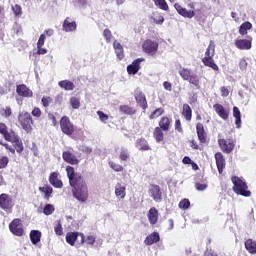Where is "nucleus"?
Here are the masks:
<instances>
[{
	"label": "nucleus",
	"instance_id": "1",
	"mask_svg": "<svg viewBox=\"0 0 256 256\" xmlns=\"http://www.w3.org/2000/svg\"><path fill=\"white\" fill-rule=\"evenodd\" d=\"M0 135L5 139V141H9L13 143V149H15L18 153H23V141L19 138V135L13 129H9L7 124L0 122Z\"/></svg>",
	"mask_w": 256,
	"mask_h": 256
},
{
	"label": "nucleus",
	"instance_id": "2",
	"mask_svg": "<svg viewBox=\"0 0 256 256\" xmlns=\"http://www.w3.org/2000/svg\"><path fill=\"white\" fill-rule=\"evenodd\" d=\"M179 75L180 77H182L184 81H188L190 85H193L194 87H196V89H201V79L197 74L193 73L190 69H187V68L180 69Z\"/></svg>",
	"mask_w": 256,
	"mask_h": 256
},
{
	"label": "nucleus",
	"instance_id": "3",
	"mask_svg": "<svg viewBox=\"0 0 256 256\" xmlns=\"http://www.w3.org/2000/svg\"><path fill=\"white\" fill-rule=\"evenodd\" d=\"M18 122L26 133H31L33 131V117L29 112H21L18 115Z\"/></svg>",
	"mask_w": 256,
	"mask_h": 256
},
{
	"label": "nucleus",
	"instance_id": "4",
	"mask_svg": "<svg viewBox=\"0 0 256 256\" xmlns=\"http://www.w3.org/2000/svg\"><path fill=\"white\" fill-rule=\"evenodd\" d=\"M231 181L233 183V191L234 193H251L249 191V186H247V182L245 179L238 177V176H232Z\"/></svg>",
	"mask_w": 256,
	"mask_h": 256
},
{
	"label": "nucleus",
	"instance_id": "5",
	"mask_svg": "<svg viewBox=\"0 0 256 256\" xmlns=\"http://www.w3.org/2000/svg\"><path fill=\"white\" fill-rule=\"evenodd\" d=\"M60 129L64 135H67L68 137H71L73 133H75V125L71 122V119H69L68 116H63L60 119Z\"/></svg>",
	"mask_w": 256,
	"mask_h": 256
},
{
	"label": "nucleus",
	"instance_id": "6",
	"mask_svg": "<svg viewBox=\"0 0 256 256\" xmlns=\"http://www.w3.org/2000/svg\"><path fill=\"white\" fill-rule=\"evenodd\" d=\"M70 186L74 188L76 193H85V189H87V185L85 184V180L81 177V175L75 176L72 180H69Z\"/></svg>",
	"mask_w": 256,
	"mask_h": 256
},
{
	"label": "nucleus",
	"instance_id": "7",
	"mask_svg": "<svg viewBox=\"0 0 256 256\" xmlns=\"http://www.w3.org/2000/svg\"><path fill=\"white\" fill-rule=\"evenodd\" d=\"M142 49L144 53H147L148 55H155V53H157V50L159 49V44L155 41L148 39L142 44Z\"/></svg>",
	"mask_w": 256,
	"mask_h": 256
},
{
	"label": "nucleus",
	"instance_id": "8",
	"mask_svg": "<svg viewBox=\"0 0 256 256\" xmlns=\"http://www.w3.org/2000/svg\"><path fill=\"white\" fill-rule=\"evenodd\" d=\"M218 145L223 153L229 154L235 149V142L225 138L218 139Z\"/></svg>",
	"mask_w": 256,
	"mask_h": 256
},
{
	"label": "nucleus",
	"instance_id": "9",
	"mask_svg": "<svg viewBox=\"0 0 256 256\" xmlns=\"http://www.w3.org/2000/svg\"><path fill=\"white\" fill-rule=\"evenodd\" d=\"M9 229L13 235H16L17 237H23V225L21 224V219H14L10 225Z\"/></svg>",
	"mask_w": 256,
	"mask_h": 256
},
{
	"label": "nucleus",
	"instance_id": "10",
	"mask_svg": "<svg viewBox=\"0 0 256 256\" xmlns=\"http://www.w3.org/2000/svg\"><path fill=\"white\" fill-rule=\"evenodd\" d=\"M253 38L248 36V39H237L235 40V47L241 51H249L253 47Z\"/></svg>",
	"mask_w": 256,
	"mask_h": 256
},
{
	"label": "nucleus",
	"instance_id": "11",
	"mask_svg": "<svg viewBox=\"0 0 256 256\" xmlns=\"http://www.w3.org/2000/svg\"><path fill=\"white\" fill-rule=\"evenodd\" d=\"M145 61V58H137L130 65L127 66L128 75H137L141 70V63Z\"/></svg>",
	"mask_w": 256,
	"mask_h": 256
},
{
	"label": "nucleus",
	"instance_id": "12",
	"mask_svg": "<svg viewBox=\"0 0 256 256\" xmlns=\"http://www.w3.org/2000/svg\"><path fill=\"white\" fill-rule=\"evenodd\" d=\"M49 183L52 187H55V189H61L63 187V181L61 180V174H59V171L50 173Z\"/></svg>",
	"mask_w": 256,
	"mask_h": 256
},
{
	"label": "nucleus",
	"instance_id": "13",
	"mask_svg": "<svg viewBox=\"0 0 256 256\" xmlns=\"http://www.w3.org/2000/svg\"><path fill=\"white\" fill-rule=\"evenodd\" d=\"M134 97H135L136 103L139 105V107H141V109H143V111H145L147 107H149V104L147 103V97L145 96L143 91L136 90Z\"/></svg>",
	"mask_w": 256,
	"mask_h": 256
},
{
	"label": "nucleus",
	"instance_id": "14",
	"mask_svg": "<svg viewBox=\"0 0 256 256\" xmlns=\"http://www.w3.org/2000/svg\"><path fill=\"white\" fill-rule=\"evenodd\" d=\"M16 93L19 97L26 99H31L33 97V90H30L29 87L25 84H19L16 86Z\"/></svg>",
	"mask_w": 256,
	"mask_h": 256
},
{
	"label": "nucleus",
	"instance_id": "15",
	"mask_svg": "<svg viewBox=\"0 0 256 256\" xmlns=\"http://www.w3.org/2000/svg\"><path fill=\"white\" fill-rule=\"evenodd\" d=\"M174 9H176L181 17H185L186 19H193L195 17V11L187 10V8H183L179 3L174 4Z\"/></svg>",
	"mask_w": 256,
	"mask_h": 256
},
{
	"label": "nucleus",
	"instance_id": "16",
	"mask_svg": "<svg viewBox=\"0 0 256 256\" xmlns=\"http://www.w3.org/2000/svg\"><path fill=\"white\" fill-rule=\"evenodd\" d=\"M158 125L160 129H163V131L167 133V131H169L173 125V119L169 116H162L158 122Z\"/></svg>",
	"mask_w": 256,
	"mask_h": 256
},
{
	"label": "nucleus",
	"instance_id": "17",
	"mask_svg": "<svg viewBox=\"0 0 256 256\" xmlns=\"http://www.w3.org/2000/svg\"><path fill=\"white\" fill-rule=\"evenodd\" d=\"M62 159L69 165H77L79 163V158H77L75 154L69 150H66L62 153Z\"/></svg>",
	"mask_w": 256,
	"mask_h": 256
},
{
	"label": "nucleus",
	"instance_id": "18",
	"mask_svg": "<svg viewBox=\"0 0 256 256\" xmlns=\"http://www.w3.org/2000/svg\"><path fill=\"white\" fill-rule=\"evenodd\" d=\"M62 29L65 33H73V31H77V22H71V18L66 17L63 21Z\"/></svg>",
	"mask_w": 256,
	"mask_h": 256
},
{
	"label": "nucleus",
	"instance_id": "19",
	"mask_svg": "<svg viewBox=\"0 0 256 256\" xmlns=\"http://www.w3.org/2000/svg\"><path fill=\"white\" fill-rule=\"evenodd\" d=\"M215 161H216V167L218 169V173L222 175L226 165L225 156H223V153L217 152L215 154Z\"/></svg>",
	"mask_w": 256,
	"mask_h": 256
},
{
	"label": "nucleus",
	"instance_id": "20",
	"mask_svg": "<svg viewBox=\"0 0 256 256\" xmlns=\"http://www.w3.org/2000/svg\"><path fill=\"white\" fill-rule=\"evenodd\" d=\"M213 109L215 113L220 117V119H223L224 121H227L229 119V110L225 109L223 105L221 104H214Z\"/></svg>",
	"mask_w": 256,
	"mask_h": 256
},
{
	"label": "nucleus",
	"instance_id": "21",
	"mask_svg": "<svg viewBox=\"0 0 256 256\" xmlns=\"http://www.w3.org/2000/svg\"><path fill=\"white\" fill-rule=\"evenodd\" d=\"M196 133L200 143L202 144L207 143V132H205V126H203V124L201 123L196 124Z\"/></svg>",
	"mask_w": 256,
	"mask_h": 256
},
{
	"label": "nucleus",
	"instance_id": "22",
	"mask_svg": "<svg viewBox=\"0 0 256 256\" xmlns=\"http://www.w3.org/2000/svg\"><path fill=\"white\" fill-rule=\"evenodd\" d=\"M0 207L4 210L11 209L13 207V201L8 194L0 195Z\"/></svg>",
	"mask_w": 256,
	"mask_h": 256
},
{
	"label": "nucleus",
	"instance_id": "23",
	"mask_svg": "<svg viewBox=\"0 0 256 256\" xmlns=\"http://www.w3.org/2000/svg\"><path fill=\"white\" fill-rule=\"evenodd\" d=\"M136 149L139 151H151V146L149 145V141H147V139L141 137L136 140Z\"/></svg>",
	"mask_w": 256,
	"mask_h": 256
},
{
	"label": "nucleus",
	"instance_id": "24",
	"mask_svg": "<svg viewBox=\"0 0 256 256\" xmlns=\"http://www.w3.org/2000/svg\"><path fill=\"white\" fill-rule=\"evenodd\" d=\"M147 218L150 225H157V221H159V211H157V208H151L148 211Z\"/></svg>",
	"mask_w": 256,
	"mask_h": 256
},
{
	"label": "nucleus",
	"instance_id": "25",
	"mask_svg": "<svg viewBox=\"0 0 256 256\" xmlns=\"http://www.w3.org/2000/svg\"><path fill=\"white\" fill-rule=\"evenodd\" d=\"M163 128H160L159 126L154 128L153 131V138L155 139L156 143H163L165 141V134L163 133Z\"/></svg>",
	"mask_w": 256,
	"mask_h": 256
},
{
	"label": "nucleus",
	"instance_id": "26",
	"mask_svg": "<svg viewBox=\"0 0 256 256\" xmlns=\"http://www.w3.org/2000/svg\"><path fill=\"white\" fill-rule=\"evenodd\" d=\"M114 51L116 53L117 58L122 61L125 59V51L123 50V46L117 40L113 42Z\"/></svg>",
	"mask_w": 256,
	"mask_h": 256
},
{
	"label": "nucleus",
	"instance_id": "27",
	"mask_svg": "<svg viewBox=\"0 0 256 256\" xmlns=\"http://www.w3.org/2000/svg\"><path fill=\"white\" fill-rule=\"evenodd\" d=\"M58 86L60 89H64V91H73L75 89V84L70 80L59 81Z\"/></svg>",
	"mask_w": 256,
	"mask_h": 256
},
{
	"label": "nucleus",
	"instance_id": "28",
	"mask_svg": "<svg viewBox=\"0 0 256 256\" xmlns=\"http://www.w3.org/2000/svg\"><path fill=\"white\" fill-rule=\"evenodd\" d=\"M202 63H204L205 67H210V69H213V71H219V66L215 64L213 57L202 58Z\"/></svg>",
	"mask_w": 256,
	"mask_h": 256
},
{
	"label": "nucleus",
	"instance_id": "29",
	"mask_svg": "<svg viewBox=\"0 0 256 256\" xmlns=\"http://www.w3.org/2000/svg\"><path fill=\"white\" fill-rule=\"evenodd\" d=\"M182 115L186 121H191V119H193V110H191L189 104H183Z\"/></svg>",
	"mask_w": 256,
	"mask_h": 256
},
{
	"label": "nucleus",
	"instance_id": "30",
	"mask_svg": "<svg viewBox=\"0 0 256 256\" xmlns=\"http://www.w3.org/2000/svg\"><path fill=\"white\" fill-rule=\"evenodd\" d=\"M79 235L82 239L81 240L82 245L85 243H86V245H91V246L95 245L96 239H97V238H95V236H93V235L85 236L83 233H80Z\"/></svg>",
	"mask_w": 256,
	"mask_h": 256
},
{
	"label": "nucleus",
	"instance_id": "31",
	"mask_svg": "<svg viewBox=\"0 0 256 256\" xmlns=\"http://www.w3.org/2000/svg\"><path fill=\"white\" fill-rule=\"evenodd\" d=\"M251 29H253V24H251L249 21H246L240 25L238 33L242 36H245L247 35V31H251Z\"/></svg>",
	"mask_w": 256,
	"mask_h": 256
},
{
	"label": "nucleus",
	"instance_id": "32",
	"mask_svg": "<svg viewBox=\"0 0 256 256\" xmlns=\"http://www.w3.org/2000/svg\"><path fill=\"white\" fill-rule=\"evenodd\" d=\"M160 237L159 233L154 232L146 237L144 243L145 245H153V243H159Z\"/></svg>",
	"mask_w": 256,
	"mask_h": 256
},
{
	"label": "nucleus",
	"instance_id": "33",
	"mask_svg": "<svg viewBox=\"0 0 256 256\" xmlns=\"http://www.w3.org/2000/svg\"><path fill=\"white\" fill-rule=\"evenodd\" d=\"M233 117L235 118L236 128L241 129V110L237 106L233 107Z\"/></svg>",
	"mask_w": 256,
	"mask_h": 256
},
{
	"label": "nucleus",
	"instance_id": "34",
	"mask_svg": "<svg viewBox=\"0 0 256 256\" xmlns=\"http://www.w3.org/2000/svg\"><path fill=\"white\" fill-rule=\"evenodd\" d=\"M119 111L123 113V115H135V113H137V110L129 105H120Z\"/></svg>",
	"mask_w": 256,
	"mask_h": 256
},
{
	"label": "nucleus",
	"instance_id": "35",
	"mask_svg": "<svg viewBox=\"0 0 256 256\" xmlns=\"http://www.w3.org/2000/svg\"><path fill=\"white\" fill-rule=\"evenodd\" d=\"M30 241L33 245H37L41 241V232L39 230H32L30 232Z\"/></svg>",
	"mask_w": 256,
	"mask_h": 256
},
{
	"label": "nucleus",
	"instance_id": "36",
	"mask_svg": "<svg viewBox=\"0 0 256 256\" xmlns=\"http://www.w3.org/2000/svg\"><path fill=\"white\" fill-rule=\"evenodd\" d=\"M245 249L249 251L252 255H256V242L252 239L246 240Z\"/></svg>",
	"mask_w": 256,
	"mask_h": 256
},
{
	"label": "nucleus",
	"instance_id": "37",
	"mask_svg": "<svg viewBox=\"0 0 256 256\" xmlns=\"http://www.w3.org/2000/svg\"><path fill=\"white\" fill-rule=\"evenodd\" d=\"M77 237H79V233L77 232H69L66 234V242L68 245H75V241H77Z\"/></svg>",
	"mask_w": 256,
	"mask_h": 256
},
{
	"label": "nucleus",
	"instance_id": "38",
	"mask_svg": "<svg viewBox=\"0 0 256 256\" xmlns=\"http://www.w3.org/2000/svg\"><path fill=\"white\" fill-rule=\"evenodd\" d=\"M154 5L161 9L162 11H169V4H167L166 0H153Z\"/></svg>",
	"mask_w": 256,
	"mask_h": 256
},
{
	"label": "nucleus",
	"instance_id": "39",
	"mask_svg": "<svg viewBox=\"0 0 256 256\" xmlns=\"http://www.w3.org/2000/svg\"><path fill=\"white\" fill-rule=\"evenodd\" d=\"M0 115L1 117H4L5 119H9L11 115H13V110H11V107L5 106L0 108Z\"/></svg>",
	"mask_w": 256,
	"mask_h": 256
},
{
	"label": "nucleus",
	"instance_id": "40",
	"mask_svg": "<svg viewBox=\"0 0 256 256\" xmlns=\"http://www.w3.org/2000/svg\"><path fill=\"white\" fill-rule=\"evenodd\" d=\"M204 57H215V43H213L212 40L210 41V43L206 49Z\"/></svg>",
	"mask_w": 256,
	"mask_h": 256
},
{
	"label": "nucleus",
	"instance_id": "41",
	"mask_svg": "<svg viewBox=\"0 0 256 256\" xmlns=\"http://www.w3.org/2000/svg\"><path fill=\"white\" fill-rule=\"evenodd\" d=\"M108 165H109L110 169H112V171H115V173H121L124 171V168L121 164H117L113 161H109Z\"/></svg>",
	"mask_w": 256,
	"mask_h": 256
},
{
	"label": "nucleus",
	"instance_id": "42",
	"mask_svg": "<svg viewBox=\"0 0 256 256\" xmlns=\"http://www.w3.org/2000/svg\"><path fill=\"white\" fill-rule=\"evenodd\" d=\"M66 173L69 181H73V179L78 176V174L75 173V168H73V166H67Z\"/></svg>",
	"mask_w": 256,
	"mask_h": 256
},
{
	"label": "nucleus",
	"instance_id": "43",
	"mask_svg": "<svg viewBox=\"0 0 256 256\" xmlns=\"http://www.w3.org/2000/svg\"><path fill=\"white\" fill-rule=\"evenodd\" d=\"M11 10L13 11L15 17H21V15H23V8L19 4L12 5Z\"/></svg>",
	"mask_w": 256,
	"mask_h": 256
},
{
	"label": "nucleus",
	"instance_id": "44",
	"mask_svg": "<svg viewBox=\"0 0 256 256\" xmlns=\"http://www.w3.org/2000/svg\"><path fill=\"white\" fill-rule=\"evenodd\" d=\"M131 157V154H129V150L125 148H121L119 159L120 161H127Z\"/></svg>",
	"mask_w": 256,
	"mask_h": 256
},
{
	"label": "nucleus",
	"instance_id": "45",
	"mask_svg": "<svg viewBox=\"0 0 256 256\" xmlns=\"http://www.w3.org/2000/svg\"><path fill=\"white\" fill-rule=\"evenodd\" d=\"M163 113H165V109H163V108H157V109H155V110L149 115V119L153 120V119H155V117H161V115H163Z\"/></svg>",
	"mask_w": 256,
	"mask_h": 256
},
{
	"label": "nucleus",
	"instance_id": "46",
	"mask_svg": "<svg viewBox=\"0 0 256 256\" xmlns=\"http://www.w3.org/2000/svg\"><path fill=\"white\" fill-rule=\"evenodd\" d=\"M70 104L72 108L79 109L81 107V100L77 97H71Z\"/></svg>",
	"mask_w": 256,
	"mask_h": 256
},
{
	"label": "nucleus",
	"instance_id": "47",
	"mask_svg": "<svg viewBox=\"0 0 256 256\" xmlns=\"http://www.w3.org/2000/svg\"><path fill=\"white\" fill-rule=\"evenodd\" d=\"M41 103L42 106L47 109L49 107V105H51V103H53V99L51 98V96H44L41 99Z\"/></svg>",
	"mask_w": 256,
	"mask_h": 256
},
{
	"label": "nucleus",
	"instance_id": "48",
	"mask_svg": "<svg viewBox=\"0 0 256 256\" xmlns=\"http://www.w3.org/2000/svg\"><path fill=\"white\" fill-rule=\"evenodd\" d=\"M103 37L106 43H111V40L113 39V34L111 33V30H109V28L104 29Z\"/></svg>",
	"mask_w": 256,
	"mask_h": 256
},
{
	"label": "nucleus",
	"instance_id": "49",
	"mask_svg": "<svg viewBox=\"0 0 256 256\" xmlns=\"http://www.w3.org/2000/svg\"><path fill=\"white\" fill-rule=\"evenodd\" d=\"M73 197H75V199L81 203H85V201H87V194L85 193H74Z\"/></svg>",
	"mask_w": 256,
	"mask_h": 256
},
{
	"label": "nucleus",
	"instance_id": "50",
	"mask_svg": "<svg viewBox=\"0 0 256 256\" xmlns=\"http://www.w3.org/2000/svg\"><path fill=\"white\" fill-rule=\"evenodd\" d=\"M54 211H55V207H53V205H51V204H47L44 207L43 213H44V215H53Z\"/></svg>",
	"mask_w": 256,
	"mask_h": 256
},
{
	"label": "nucleus",
	"instance_id": "51",
	"mask_svg": "<svg viewBox=\"0 0 256 256\" xmlns=\"http://www.w3.org/2000/svg\"><path fill=\"white\" fill-rule=\"evenodd\" d=\"M97 115L102 123L109 121V115L105 114L103 111H97Z\"/></svg>",
	"mask_w": 256,
	"mask_h": 256
},
{
	"label": "nucleus",
	"instance_id": "52",
	"mask_svg": "<svg viewBox=\"0 0 256 256\" xmlns=\"http://www.w3.org/2000/svg\"><path fill=\"white\" fill-rule=\"evenodd\" d=\"M39 191L41 193H53V187L49 184H45L44 186L39 187Z\"/></svg>",
	"mask_w": 256,
	"mask_h": 256
},
{
	"label": "nucleus",
	"instance_id": "53",
	"mask_svg": "<svg viewBox=\"0 0 256 256\" xmlns=\"http://www.w3.org/2000/svg\"><path fill=\"white\" fill-rule=\"evenodd\" d=\"M9 165V157L3 156L0 158V169H5Z\"/></svg>",
	"mask_w": 256,
	"mask_h": 256
},
{
	"label": "nucleus",
	"instance_id": "54",
	"mask_svg": "<svg viewBox=\"0 0 256 256\" xmlns=\"http://www.w3.org/2000/svg\"><path fill=\"white\" fill-rule=\"evenodd\" d=\"M54 231L58 237H61L63 235V226L61 225V222H58L57 225L54 228Z\"/></svg>",
	"mask_w": 256,
	"mask_h": 256
},
{
	"label": "nucleus",
	"instance_id": "55",
	"mask_svg": "<svg viewBox=\"0 0 256 256\" xmlns=\"http://www.w3.org/2000/svg\"><path fill=\"white\" fill-rule=\"evenodd\" d=\"M0 145H2V147H5V149H7V151H9L10 153L15 155V148H13V146H11L8 143H5L3 141H0Z\"/></svg>",
	"mask_w": 256,
	"mask_h": 256
},
{
	"label": "nucleus",
	"instance_id": "56",
	"mask_svg": "<svg viewBox=\"0 0 256 256\" xmlns=\"http://www.w3.org/2000/svg\"><path fill=\"white\" fill-rule=\"evenodd\" d=\"M248 65H249V64L247 63V60H245L244 58H242V59L239 61V69H240L241 71H246Z\"/></svg>",
	"mask_w": 256,
	"mask_h": 256
},
{
	"label": "nucleus",
	"instance_id": "57",
	"mask_svg": "<svg viewBox=\"0 0 256 256\" xmlns=\"http://www.w3.org/2000/svg\"><path fill=\"white\" fill-rule=\"evenodd\" d=\"M191 205V203L189 202V200L184 199L179 203V208L180 209H189V206Z\"/></svg>",
	"mask_w": 256,
	"mask_h": 256
},
{
	"label": "nucleus",
	"instance_id": "58",
	"mask_svg": "<svg viewBox=\"0 0 256 256\" xmlns=\"http://www.w3.org/2000/svg\"><path fill=\"white\" fill-rule=\"evenodd\" d=\"M88 0H74L76 7H87Z\"/></svg>",
	"mask_w": 256,
	"mask_h": 256
},
{
	"label": "nucleus",
	"instance_id": "59",
	"mask_svg": "<svg viewBox=\"0 0 256 256\" xmlns=\"http://www.w3.org/2000/svg\"><path fill=\"white\" fill-rule=\"evenodd\" d=\"M175 131H178V133H183V126L181 125L180 119L175 120Z\"/></svg>",
	"mask_w": 256,
	"mask_h": 256
},
{
	"label": "nucleus",
	"instance_id": "60",
	"mask_svg": "<svg viewBox=\"0 0 256 256\" xmlns=\"http://www.w3.org/2000/svg\"><path fill=\"white\" fill-rule=\"evenodd\" d=\"M32 116L33 117H41V115H43V112H41V108L39 107H35L33 110H32Z\"/></svg>",
	"mask_w": 256,
	"mask_h": 256
},
{
	"label": "nucleus",
	"instance_id": "61",
	"mask_svg": "<svg viewBox=\"0 0 256 256\" xmlns=\"http://www.w3.org/2000/svg\"><path fill=\"white\" fill-rule=\"evenodd\" d=\"M45 39V34H41L37 42V47H43L45 45Z\"/></svg>",
	"mask_w": 256,
	"mask_h": 256
},
{
	"label": "nucleus",
	"instance_id": "62",
	"mask_svg": "<svg viewBox=\"0 0 256 256\" xmlns=\"http://www.w3.org/2000/svg\"><path fill=\"white\" fill-rule=\"evenodd\" d=\"M125 191V185L117 184L115 187V193H123Z\"/></svg>",
	"mask_w": 256,
	"mask_h": 256
},
{
	"label": "nucleus",
	"instance_id": "63",
	"mask_svg": "<svg viewBox=\"0 0 256 256\" xmlns=\"http://www.w3.org/2000/svg\"><path fill=\"white\" fill-rule=\"evenodd\" d=\"M195 188L197 191H205V189H207V184H201L198 182L195 184Z\"/></svg>",
	"mask_w": 256,
	"mask_h": 256
},
{
	"label": "nucleus",
	"instance_id": "64",
	"mask_svg": "<svg viewBox=\"0 0 256 256\" xmlns=\"http://www.w3.org/2000/svg\"><path fill=\"white\" fill-rule=\"evenodd\" d=\"M37 55H46L47 49L43 48V46H37Z\"/></svg>",
	"mask_w": 256,
	"mask_h": 256
}]
</instances>
